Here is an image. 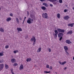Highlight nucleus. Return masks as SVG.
<instances>
[{"label": "nucleus", "instance_id": "nucleus-15", "mask_svg": "<svg viewBox=\"0 0 74 74\" xmlns=\"http://www.w3.org/2000/svg\"><path fill=\"white\" fill-rule=\"evenodd\" d=\"M32 60V59L31 58H28L26 60L27 62H30Z\"/></svg>", "mask_w": 74, "mask_h": 74}, {"label": "nucleus", "instance_id": "nucleus-54", "mask_svg": "<svg viewBox=\"0 0 74 74\" xmlns=\"http://www.w3.org/2000/svg\"><path fill=\"white\" fill-rule=\"evenodd\" d=\"M27 13L28 15H29V12H27Z\"/></svg>", "mask_w": 74, "mask_h": 74}, {"label": "nucleus", "instance_id": "nucleus-29", "mask_svg": "<svg viewBox=\"0 0 74 74\" xmlns=\"http://www.w3.org/2000/svg\"><path fill=\"white\" fill-rule=\"evenodd\" d=\"M4 61V60L3 59H2L0 60V63H3Z\"/></svg>", "mask_w": 74, "mask_h": 74}, {"label": "nucleus", "instance_id": "nucleus-17", "mask_svg": "<svg viewBox=\"0 0 74 74\" xmlns=\"http://www.w3.org/2000/svg\"><path fill=\"white\" fill-rule=\"evenodd\" d=\"M17 30H18V31H20V32H22V29L21 28H17Z\"/></svg>", "mask_w": 74, "mask_h": 74}, {"label": "nucleus", "instance_id": "nucleus-38", "mask_svg": "<svg viewBox=\"0 0 74 74\" xmlns=\"http://www.w3.org/2000/svg\"><path fill=\"white\" fill-rule=\"evenodd\" d=\"M67 9H65L64 10V12H67Z\"/></svg>", "mask_w": 74, "mask_h": 74}, {"label": "nucleus", "instance_id": "nucleus-21", "mask_svg": "<svg viewBox=\"0 0 74 74\" xmlns=\"http://www.w3.org/2000/svg\"><path fill=\"white\" fill-rule=\"evenodd\" d=\"M5 69H8L9 67H8V66L7 64H5Z\"/></svg>", "mask_w": 74, "mask_h": 74}, {"label": "nucleus", "instance_id": "nucleus-7", "mask_svg": "<svg viewBox=\"0 0 74 74\" xmlns=\"http://www.w3.org/2000/svg\"><path fill=\"white\" fill-rule=\"evenodd\" d=\"M66 43H67V44H70L72 43L69 40H66Z\"/></svg>", "mask_w": 74, "mask_h": 74}, {"label": "nucleus", "instance_id": "nucleus-60", "mask_svg": "<svg viewBox=\"0 0 74 74\" xmlns=\"http://www.w3.org/2000/svg\"><path fill=\"white\" fill-rule=\"evenodd\" d=\"M23 23H24V22H23Z\"/></svg>", "mask_w": 74, "mask_h": 74}, {"label": "nucleus", "instance_id": "nucleus-30", "mask_svg": "<svg viewBox=\"0 0 74 74\" xmlns=\"http://www.w3.org/2000/svg\"><path fill=\"white\" fill-rule=\"evenodd\" d=\"M11 73H12V74H15L14 72H13V69H11Z\"/></svg>", "mask_w": 74, "mask_h": 74}, {"label": "nucleus", "instance_id": "nucleus-22", "mask_svg": "<svg viewBox=\"0 0 74 74\" xmlns=\"http://www.w3.org/2000/svg\"><path fill=\"white\" fill-rule=\"evenodd\" d=\"M16 21H17V23H18V24H19V19H18V18H16Z\"/></svg>", "mask_w": 74, "mask_h": 74}, {"label": "nucleus", "instance_id": "nucleus-44", "mask_svg": "<svg viewBox=\"0 0 74 74\" xmlns=\"http://www.w3.org/2000/svg\"><path fill=\"white\" fill-rule=\"evenodd\" d=\"M50 6L51 7H53V5L51 4H50Z\"/></svg>", "mask_w": 74, "mask_h": 74}, {"label": "nucleus", "instance_id": "nucleus-37", "mask_svg": "<svg viewBox=\"0 0 74 74\" xmlns=\"http://www.w3.org/2000/svg\"><path fill=\"white\" fill-rule=\"evenodd\" d=\"M59 2L60 3H62V2H63V1L62 0H59Z\"/></svg>", "mask_w": 74, "mask_h": 74}, {"label": "nucleus", "instance_id": "nucleus-26", "mask_svg": "<svg viewBox=\"0 0 74 74\" xmlns=\"http://www.w3.org/2000/svg\"><path fill=\"white\" fill-rule=\"evenodd\" d=\"M67 63V62L66 61H64L63 62H62V65H64V64H66Z\"/></svg>", "mask_w": 74, "mask_h": 74}, {"label": "nucleus", "instance_id": "nucleus-48", "mask_svg": "<svg viewBox=\"0 0 74 74\" xmlns=\"http://www.w3.org/2000/svg\"><path fill=\"white\" fill-rule=\"evenodd\" d=\"M45 6L46 7H48V5L47 4V3H46V5H45Z\"/></svg>", "mask_w": 74, "mask_h": 74}, {"label": "nucleus", "instance_id": "nucleus-27", "mask_svg": "<svg viewBox=\"0 0 74 74\" xmlns=\"http://www.w3.org/2000/svg\"><path fill=\"white\" fill-rule=\"evenodd\" d=\"M65 52H66V55L67 56H69V53H68V52L67 51H65Z\"/></svg>", "mask_w": 74, "mask_h": 74}, {"label": "nucleus", "instance_id": "nucleus-33", "mask_svg": "<svg viewBox=\"0 0 74 74\" xmlns=\"http://www.w3.org/2000/svg\"><path fill=\"white\" fill-rule=\"evenodd\" d=\"M52 3H53V4H54L55 5H56V3H57L56 2H55V1L52 2Z\"/></svg>", "mask_w": 74, "mask_h": 74}, {"label": "nucleus", "instance_id": "nucleus-56", "mask_svg": "<svg viewBox=\"0 0 74 74\" xmlns=\"http://www.w3.org/2000/svg\"><path fill=\"white\" fill-rule=\"evenodd\" d=\"M73 59L74 60V57L73 58Z\"/></svg>", "mask_w": 74, "mask_h": 74}, {"label": "nucleus", "instance_id": "nucleus-6", "mask_svg": "<svg viewBox=\"0 0 74 74\" xmlns=\"http://www.w3.org/2000/svg\"><path fill=\"white\" fill-rule=\"evenodd\" d=\"M70 18V17L68 16H66L64 17V19L65 20H68Z\"/></svg>", "mask_w": 74, "mask_h": 74}, {"label": "nucleus", "instance_id": "nucleus-34", "mask_svg": "<svg viewBox=\"0 0 74 74\" xmlns=\"http://www.w3.org/2000/svg\"><path fill=\"white\" fill-rule=\"evenodd\" d=\"M48 1H51V2H53L55 1V0H48Z\"/></svg>", "mask_w": 74, "mask_h": 74}, {"label": "nucleus", "instance_id": "nucleus-3", "mask_svg": "<svg viewBox=\"0 0 74 74\" xmlns=\"http://www.w3.org/2000/svg\"><path fill=\"white\" fill-rule=\"evenodd\" d=\"M57 30L59 33H64L65 32V30L64 29H62L60 28H58L57 29Z\"/></svg>", "mask_w": 74, "mask_h": 74}, {"label": "nucleus", "instance_id": "nucleus-59", "mask_svg": "<svg viewBox=\"0 0 74 74\" xmlns=\"http://www.w3.org/2000/svg\"><path fill=\"white\" fill-rule=\"evenodd\" d=\"M1 10V8H0V11Z\"/></svg>", "mask_w": 74, "mask_h": 74}, {"label": "nucleus", "instance_id": "nucleus-24", "mask_svg": "<svg viewBox=\"0 0 74 74\" xmlns=\"http://www.w3.org/2000/svg\"><path fill=\"white\" fill-rule=\"evenodd\" d=\"M13 52L14 53H17V52H19V51L17 50L14 51Z\"/></svg>", "mask_w": 74, "mask_h": 74}, {"label": "nucleus", "instance_id": "nucleus-45", "mask_svg": "<svg viewBox=\"0 0 74 74\" xmlns=\"http://www.w3.org/2000/svg\"><path fill=\"white\" fill-rule=\"evenodd\" d=\"M57 34H55V37H58V35H57Z\"/></svg>", "mask_w": 74, "mask_h": 74}, {"label": "nucleus", "instance_id": "nucleus-28", "mask_svg": "<svg viewBox=\"0 0 74 74\" xmlns=\"http://www.w3.org/2000/svg\"><path fill=\"white\" fill-rule=\"evenodd\" d=\"M18 66V64L16 63H14V64L13 65V66Z\"/></svg>", "mask_w": 74, "mask_h": 74}, {"label": "nucleus", "instance_id": "nucleus-41", "mask_svg": "<svg viewBox=\"0 0 74 74\" xmlns=\"http://www.w3.org/2000/svg\"><path fill=\"white\" fill-rule=\"evenodd\" d=\"M62 38H63V37H61L59 39L60 41H61V40H62Z\"/></svg>", "mask_w": 74, "mask_h": 74}, {"label": "nucleus", "instance_id": "nucleus-2", "mask_svg": "<svg viewBox=\"0 0 74 74\" xmlns=\"http://www.w3.org/2000/svg\"><path fill=\"white\" fill-rule=\"evenodd\" d=\"M42 16L43 18L46 19V18H48V14L46 13H43L42 14Z\"/></svg>", "mask_w": 74, "mask_h": 74}, {"label": "nucleus", "instance_id": "nucleus-16", "mask_svg": "<svg viewBox=\"0 0 74 74\" xmlns=\"http://www.w3.org/2000/svg\"><path fill=\"white\" fill-rule=\"evenodd\" d=\"M31 16L32 19H34V18H35V17H34V15L31 14Z\"/></svg>", "mask_w": 74, "mask_h": 74}, {"label": "nucleus", "instance_id": "nucleus-46", "mask_svg": "<svg viewBox=\"0 0 74 74\" xmlns=\"http://www.w3.org/2000/svg\"><path fill=\"white\" fill-rule=\"evenodd\" d=\"M52 66H50V69L51 70H52Z\"/></svg>", "mask_w": 74, "mask_h": 74}, {"label": "nucleus", "instance_id": "nucleus-8", "mask_svg": "<svg viewBox=\"0 0 74 74\" xmlns=\"http://www.w3.org/2000/svg\"><path fill=\"white\" fill-rule=\"evenodd\" d=\"M63 36V34L62 33H60L58 34V37H62Z\"/></svg>", "mask_w": 74, "mask_h": 74}, {"label": "nucleus", "instance_id": "nucleus-13", "mask_svg": "<svg viewBox=\"0 0 74 74\" xmlns=\"http://www.w3.org/2000/svg\"><path fill=\"white\" fill-rule=\"evenodd\" d=\"M16 61V60L15 58H12L11 60V62H12V63H14V62H15V61Z\"/></svg>", "mask_w": 74, "mask_h": 74}, {"label": "nucleus", "instance_id": "nucleus-10", "mask_svg": "<svg viewBox=\"0 0 74 74\" xmlns=\"http://www.w3.org/2000/svg\"><path fill=\"white\" fill-rule=\"evenodd\" d=\"M23 65L22 64H21L20 66V70H23Z\"/></svg>", "mask_w": 74, "mask_h": 74}, {"label": "nucleus", "instance_id": "nucleus-12", "mask_svg": "<svg viewBox=\"0 0 74 74\" xmlns=\"http://www.w3.org/2000/svg\"><path fill=\"white\" fill-rule=\"evenodd\" d=\"M11 20V18L10 17H8L7 18L6 21L7 22H10Z\"/></svg>", "mask_w": 74, "mask_h": 74}, {"label": "nucleus", "instance_id": "nucleus-58", "mask_svg": "<svg viewBox=\"0 0 74 74\" xmlns=\"http://www.w3.org/2000/svg\"><path fill=\"white\" fill-rule=\"evenodd\" d=\"M66 5V7H67V5Z\"/></svg>", "mask_w": 74, "mask_h": 74}, {"label": "nucleus", "instance_id": "nucleus-57", "mask_svg": "<svg viewBox=\"0 0 74 74\" xmlns=\"http://www.w3.org/2000/svg\"><path fill=\"white\" fill-rule=\"evenodd\" d=\"M57 1V0H54V1Z\"/></svg>", "mask_w": 74, "mask_h": 74}, {"label": "nucleus", "instance_id": "nucleus-35", "mask_svg": "<svg viewBox=\"0 0 74 74\" xmlns=\"http://www.w3.org/2000/svg\"><path fill=\"white\" fill-rule=\"evenodd\" d=\"M44 73H45V74L48 73V72L47 71H44Z\"/></svg>", "mask_w": 74, "mask_h": 74}, {"label": "nucleus", "instance_id": "nucleus-31", "mask_svg": "<svg viewBox=\"0 0 74 74\" xmlns=\"http://www.w3.org/2000/svg\"><path fill=\"white\" fill-rule=\"evenodd\" d=\"M3 56V53H0V56Z\"/></svg>", "mask_w": 74, "mask_h": 74}, {"label": "nucleus", "instance_id": "nucleus-11", "mask_svg": "<svg viewBox=\"0 0 74 74\" xmlns=\"http://www.w3.org/2000/svg\"><path fill=\"white\" fill-rule=\"evenodd\" d=\"M41 9L43 10V11H45V10H47V8L44 6H42L41 7Z\"/></svg>", "mask_w": 74, "mask_h": 74}, {"label": "nucleus", "instance_id": "nucleus-39", "mask_svg": "<svg viewBox=\"0 0 74 74\" xmlns=\"http://www.w3.org/2000/svg\"><path fill=\"white\" fill-rule=\"evenodd\" d=\"M10 16H13V14L12 13H10Z\"/></svg>", "mask_w": 74, "mask_h": 74}, {"label": "nucleus", "instance_id": "nucleus-42", "mask_svg": "<svg viewBox=\"0 0 74 74\" xmlns=\"http://www.w3.org/2000/svg\"><path fill=\"white\" fill-rule=\"evenodd\" d=\"M48 51H49V52H51V49H48Z\"/></svg>", "mask_w": 74, "mask_h": 74}, {"label": "nucleus", "instance_id": "nucleus-32", "mask_svg": "<svg viewBox=\"0 0 74 74\" xmlns=\"http://www.w3.org/2000/svg\"><path fill=\"white\" fill-rule=\"evenodd\" d=\"M46 68H47V69H49V65L47 64L46 65Z\"/></svg>", "mask_w": 74, "mask_h": 74}, {"label": "nucleus", "instance_id": "nucleus-23", "mask_svg": "<svg viewBox=\"0 0 74 74\" xmlns=\"http://www.w3.org/2000/svg\"><path fill=\"white\" fill-rule=\"evenodd\" d=\"M60 15L59 13H58L57 14V17L58 18H60Z\"/></svg>", "mask_w": 74, "mask_h": 74}, {"label": "nucleus", "instance_id": "nucleus-4", "mask_svg": "<svg viewBox=\"0 0 74 74\" xmlns=\"http://www.w3.org/2000/svg\"><path fill=\"white\" fill-rule=\"evenodd\" d=\"M3 68L4 64H0V71H1V70H3Z\"/></svg>", "mask_w": 74, "mask_h": 74}, {"label": "nucleus", "instance_id": "nucleus-20", "mask_svg": "<svg viewBox=\"0 0 74 74\" xmlns=\"http://www.w3.org/2000/svg\"><path fill=\"white\" fill-rule=\"evenodd\" d=\"M41 51V47H40L38 48V50L37 52H40Z\"/></svg>", "mask_w": 74, "mask_h": 74}, {"label": "nucleus", "instance_id": "nucleus-52", "mask_svg": "<svg viewBox=\"0 0 74 74\" xmlns=\"http://www.w3.org/2000/svg\"><path fill=\"white\" fill-rule=\"evenodd\" d=\"M31 22H33V19H31Z\"/></svg>", "mask_w": 74, "mask_h": 74}, {"label": "nucleus", "instance_id": "nucleus-51", "mask_svg": "<svg viewBox=\"0 0 74 74\" xmlns=\"http://www.w3.org/2000/svg\"><path fill=\"white\" fill-rule=\"evenodd\" d=\"M51 73V71H49V72H48V73Z\"/></svg>", "mask_w": 74, "mask_h": 74}, {"label": "nucleus", "instance_id": "nucleus-19", "mask_svg": "<svg viewBox=\"0 0 74 74\" xmlns=\"http://www.w3.org/2000/svg\"><path fill=\"white\" fill-rule=\"evenodd\" d=\"M0 32H4V31L2 27H1L0 28Z\"/></svg>", "mask_w": 74, "mask_h": 74}, {"label": "nucleus", "instance_id": "nucleus-40", "mask_svg": "<svg viewBox=\"0 0 74 74\" xmlns=\"http://www.w3.org/2000/svg\"><path fill=\"white\" fill-rule=\"evenodd\" d=\"M40 1H41V2H43V1H46V0H40Z\"/></svg>", "mask_w": 74, "mask_h": 74}, {"label": "nucleus", "instance_id": "nucleus-50", "mask_svg": "<svg viewBox=\"0 0 74 74\" xmlns=\"http://www.w3.org/2000/svg\"><path fill=\"white\" fill-rule=\"evenodd\" d=\"M66 69H67V67H65L64 68V70H66Z\"/></svg>", "mask_w": 74, "mask_h": 74}, {"label": "nucleus", "instance_id": "nucleus-55", "mask_svg": "<svg viewBox=\"0 0 74 74\" xmlns=\"http://www.w3.org/2000/svg\"><path fill=\"white\" fill-rule=\"evenodd\" d=\"M25 19H24V20H23V22H25Z\"/></svg>", "mask_w": 74, "mask_h": 74}, {"label": "nucleus", "instance_id": "nucleus-18", "mask_svg": "<svg viewBox=\"0 0 74 74\" xmlns=\"http://www.w3.org/2000/svg\"><path fill=\"white\" fill-rule=\"evenodd\" d=\"M64 48L65 51H67L68 49V47L67 46H64Z\"/></svg>", "mask_w": 74, "mask_h": 74}, {"label": "nucleus", "instance_id": "nucleus-49", "mask_svg": "<svg viewBox=\"0 0 74 74\" xmlns=\"http://www.w3.org/2000/svg\"><path fill=\"white\" fill-rule=\"evenodd\" d=\"M19 19H20L21 21L22 19V18H21V17H20L19 18Z\"/></svg>", "mask_w": 74, "mask_h": 74}, {"label": "nucleus", "instance_id": "nucleus-14", "mask_svg": "<svg viewBox=\"0 0 74 74\" xmlns=\"http://www.w3.org/2000/svg\"><path fill=\"white\" fill-rule=\"evenodd\" d=\"M74 23L72 24H69L68 25V26H71V27H73V25H74Z\"/></svg>", "mask_w": 74, "mask_h": 74}, {"label": "nucleus", "instance_id": "nucleus-47", "mask_svg": "<svg viewBox=\"0 0 74 74\" xmlns=\"http://www.w3.org/2000/svg\"><path fill=\"white\" fill-rule=\"evenodd\" d=\"M46 3H43L42 4L43 5H46Z\"/></svg>", "mask_w": 74, "mask_h": 74}, {"label": "nucleus", "instance_id": "nucleus-9", "mask_svg": "<svg viewBox=\"0 0 74 74\" xmlns=\"http://www.w3.org/2000/svg\"><path fill=\"white\" fill-rule=\"evenodd\" d=\"M73 34V31L70 30L67 32V34Z\"/></svg>", "mask_w": 74, "mask_h": 74}, {"label": "nucleus", "instance_id": "nucleus-1", "mask_svg": "<svg viewBox=\"0 0 74 74\" xmlns=\"http://www.w3.org/2000/svg\"><path fill=\"white\" fill-rule=\"evenodd\" d=\"M33 38H31V41H34V42L33 43V46L35 44V42L36 41V38L34 36H33Z\"/></svg>", "mask_w": 74, "mask_h": 74}, {"label": "nucleus", "instance_id": "nucleus-36", "mask_svg": "<svg viewBox=\"0 0 74 74\" xmlns=\"http://www.w3.org/2000/svg\"><path fill=\"white\" fill-rule=\"evenodd\" d=\"M9 48V46L8 45H7L5 47V48Z\"/></svg>", "mask_w": 74, "mask_h": 74}, {"label": "nucleus", "instance_id": "nucleus-5", "mask_svg": "<svg viewBox=\"0 0 74 74\" xmlns=\"http://www.w3.org/2000/svg\"><path fill=\"white\" fill-rule=\"evenodd\" d=\"M31 19L30 18H28L27 21V23H29V24H31V23H33V22L31 21Z\"/></svg>", "mask_w": 74, "mask_h": 74}, {"label": "nucleus", "instance_id": "nucleus-43", "mask_svg": "<svg viewBox=\"0 0 74 74\" xmlns=\"http://www.w3.org/2000/svg\"><path fill=\"white\" fill-rule=\"evenodd\" d=\"M59 63H60V64L62 65V62L59 61Z\"/></svg>", "mask_w": 74, "mask_h": 74}, {"label": "nucleus", "instance_id": "nucleus-53", "mask_svg": "<svg viewBox=\"0 0 74 74\" xmlns=\"http://www.w3.org/2000/svg\"><path fill=\"white\" fill-rule=\"evenodd\" d=\"M26 17H25L24 19V20H25V19H26Z\"/></svg>", "mask_w": 74, "mask_h": 74}, {"label": "nucleus", "instance_id": "nucleus-61", "mask_svg": "<svg viewBox=\"0 0 74 74\" xmlns=\"http://www.w3.org/2000/svg\"><path fill=\"white\" fill-rule=\"evenodd\" d=\"M26 38H27V37H26Z\"/></svg>", "mask_w": 74, "mask_h": 74}, {"label": "nucleus", "instance_id": "nucleus-25", "mask_svg": "<svg viewBox=\"0 0 74 74\" xmlns=\"http://www.w3.org/2000/svg\"><path fill=\"white\" fill-rule=\"evenodd\" d=\"M54 32L55 33H56V34H58V31L57 30H55L54 31Z\"/></svg>", "mask_w": 74, "mask_h": 74}]
</instances>
